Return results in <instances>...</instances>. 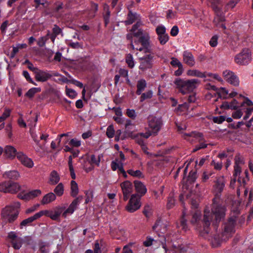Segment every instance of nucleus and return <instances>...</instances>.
I'll use <instances>...</instances> for the list:
<instances>
[{
    "instance_id": "46",
    "label": "nucleus",
    "mask_w": 253,
    "mask_h": 253,
    "mask_svg": "<svg viewBox=\"0 0 253 253\" xmlns=\"http://www.w3.org/2000/svg\"><path fill=\"white\" fill-rule=\"evenodd\" d=\"M141 96L140 97V101L141 102L144 101L147 99L151 98L153 96V92L151 90H149L146 92L141 93Z\"/></svg>"
},
{
    "instance_id": "29",
    "label": "nucleus",
    "mask_w": 253,
    "mask_h": 253,
    "mask_svg": "<svg viewBox=\"0 0 253 253\" xmlns=\"http://www.w3.org/2000/svg\"><path fill=\"white\" fill-rule=\"evenodd\" d=\"M225 20L224 16L222 15H216V16L215 17L214 19V23L215 25L217 27H221L223 29H226V26L225 24L223 23V22Z\"/></svg>"
},
{
    "instance_id": "9",
    "label": "nucleus",
    "mask_w": 253,
    "mask_h": 253,
    "mask_svg": "<svg viewBox=\"0 0 253 253\" xmlns=\"http://www.w3.org/2000/svg\"><path fill=\"white\" fill-rule=\"evenodd\" d=\"M162 125L161 118L156 116H150L148 118V126L149 131L153 134H157L160 130Z\"/></svg>"
},
{
    "instance_id": "35",
    "label": "nucleus",
    "mask_w": 253,
    "mask_h": 253,
    "mask_svg": "<svg viewBox=\"0 0 253 253\" xmlns=\"http://www.w3.org/2000/svg\"><path fill=\"white\" fill-rule=\"evenodd\" d=\"M217 93L219 96L223 99H228L229 90L225 87H220L218 89Z\"/></svg>"
},
{
    "instance_id": "55",
    "label": "nucleus",
    "mask_w": 253,
    "mask_h": 253,
    "mask_svg": "<svg viewBox=\"0 0 253 253\" xmlns=\"http://www.w3.org/2000/svg\"><path fill=\"white\" fill-rule=\"evenodd\" d=\"M86 198L85 203L86 204L91 202L93 199V192L91 190L86 191L85 192Z\"/></svg>"
},
{
    "instance_id": "61",
    "label": "nucleus",
    "mask_w": 253,
    "mask_h": 253,
    "mask_svg": "<svg viewBox=\"0 0 253 253\" xmlns=\"http://www.w3.org/2000/svg\"><path fill=\"white\" fill-rule=\"evenodd\" d=\"M8 238L10 240L11 244L15 241L19 237L15 232L11 231L8 233Z\"/></svg>"
},
{
    "instance_id": "43",
    "label": "nucleus",
    "mask_w": 253,
    "mask_h": 253,
    "mask_svg": "<svg viewBox=\"0 0 253 253\" xmlns=\"http://www.w3.org/2000/svg\"><path fill=\"white\" fill-rule=\"evenodd\" d=\"M201 213L199 210H196L194 213L193 214L192 219L191 220V223L192 224H195L198 222L200 221V217L201 216Z\"/></svg>"
},
{
    "instance_id": "41",
    "label": "nucleus",
    "mask_w": 253,
    "mask_h": 253,
    "mask_svg": "<svg viewBox=\"0 0 253 253\" xmlns=\"http://www.w3.org/2000/svg\"><path fill=\"white\" fill-rule=\"evenodd\" d=\"M71 195L73 197L76 196L78 193L79 189L77 183L74 180L71 182Z\"/></svg>"
},
{
    "instance_id": "14",
    "label": "nucleus",
    "mask_w": 253,
    "mask_h": 253,
    "mask_svg": "<svg viewBox=\"0 0 253 253\" xmlns=\"http://www.w3.org/2000/svg\"><path fill=\"white\" fill-rule=\"evenodd\" d=\"M33 69L35 79L38 82H46L52 76L49 71L40 70L36 68H33Z\"/></svg>"
},
{
    "instance_id": "59",
    "label": "nucleus",
    "mask_w": 253,
    "mask_h": 253,
    "mask_svg": "<svg viewBox=\"0 0 253 253\" xmlns=\"http://www.w3.org/2000/svg\"><path fill=\"white\" fill-rule=\"evenodd\" d=\"M243 112L241 110H237L232 113V117L234 119H239L242 117Z\"/></svg>"
},
{
    "instance_id": "62",
    "label": "nucleus",
    "mask_w": 253,
    "mask_h": 253,
    "mask_svg": "<svg viewBox=\"0 0 253 253\" xmlns=\"http://www.w3.org/2000/svg\"><path fill=\"white\" fill-rule=\"evenodd\" d=\"M197 178V173L195 171H191L189 173L188 180L190 182H193Z\"/></svg>"
},
{
    "instance_id": "34",
    "label": "nucleus",
    "mask_w": 253,
    "mask_h": 253,
    "mask_svg": "<svg viewBox=\"0 0 253 253\" xmlns=\"http://www.w3.org/2000/svg\"><path fill=\"white\" fill-rule=\"evenodd\" d=\"M139 15L136 13H132L129 12L127 16V19L125 21L126 25H130L133 23L135 20H137Z\"/></svg>"
},
{
    "instance_id": "53",
    "label": "nucleus",
    "mask_w": 253,
    "mask_h": 253,
    "mask_svg": "<svg viewBox=\"0 0 253 253\" xmlns=\"http://www.w3.org/2000/svg\"><path fill=\"white\" fill-rule=\"evenodd\" d=\"M158 39L161 44L164 45L166 43L169 39V37L168 34H165L158 36Z\"/></svg>"
},
{
    "instance_id": "20",
    "label": "nucleus",
    "mask_w": 253,
    "mask_h": 253,
    "mask_svg": "<svg viewBox=\"0 0 253 253\" xmlns=\"http://www.w3.org/2000/svg\"><path fill=\"white\" fill-rule=\"evenodd\" d=\"M245 105L248 106H252V108H247L246 109V115L243 118L244 120H246L253 112V102L249 99L246 98L244 101L240 103V106L243 107Z\"/></svg>"
},
{
    "instance_id": "19",
    "label": "nucleus",
    "mask_w": 253,
    "mask_h": 253,
    "mask_svg": "<svg viewBox=\"0 0 253 253\" xmlns=\"http://www.w3.org/2000/svg\"><path fill=\"white\" fill-rule=\"evenodd\" d=\"M240 106V104L236 99H233L231 102L224 101L220 106V108L222 109H233L235 110Z\"/></svg>"
},
{
    "instance_id": "64",
    "label": "nucleus",
    "mask_w": 253,
    "mask_h": 253,
    "mask_svg": "<svg viewBox=\"0 0 253 253\" xmlns=\"http://www.w3.org/2000/svg\"><path fill=\"white\" fill-rule=\"evenodd\" d=\"M40 207V204H37L33 206L32 207L28 208L25 211V213L27 214H29L31 212H33L36 211Z\"/></svg>"
},
{
    "instance_id": "44",
    "label": "nucleus",
    "mask_w": 253,
    "mask_h": 253,
    "mask_svg": "<svg viewBox=\"0 0 253 253\" xmlns=\"http://www.w3.org/2000/svg\"><path fill=\"white\" fill-rule=\"evenodd\" d=\"M37 219L40 218L42 216L45 215L46 216L49 217L50 218L51 215V211L49 210H42L41 211L35 213Z\"/></svg>"
},
{
    "instance_id": "60",
    "label": "nucleus",
    "mask_w": 253,
    "mask_h": 253,
    "mask_svg": "<svg viewBox=\"0 0 253 253\" xmlns=\"http://www.w3.org/2000/svg\"><path fill=\"white\" fill-rule=\"evenodd\" d=\"M126 113L128 117L133 119H134L136 117V113L133 109H127Z\"/></svg>"
},
{
    "instance_id": "1",
    "label": "nucleus",
    "mask_w": 253,
    "mask_h": 253,
    "mask_svg": "<svg viewBox=\"0 0 253 253\" xmlns=\"http://www.w3.org/2000/svg\"><path fill=\"white\" fill-rule=\"evenodd\" d=\"M141 25L140 22H137L134 25L131 30V33L128 34L126 38L130 41L131 47L133 49L146 52L149 50L148 47L150 36L147 32H144L141 29L139 28Z\"/></svg>"
},
{
    "instance_id": "58",
    "label": "nucleus",
    "mask_w": 253,
    "mask_h": 253,
    "mask_svg": "<svg viewBox=\"0 0 253 253\" xmlns=\"http://www.w3.org/2000/svg\"><path fill=\"white\" fill-rule=\"evenodd\" d=\"M23 75L24 77L26 78L27 81L30 82V83L36 85V83L32 80V79L31 78L30 74L29 73L26 71H24L23 72Z\"/></svg>"
},
{
    "instance_id": "57",
    "label": "nucleus",
    "mask_w": 253,
    "mask_h": 253,
    "mask_svg": "<svg viewBox=\"0 0 253 253\" xmlns=\"http://www.w3.org/2000/svg\"><path fill=\"white\" fill-rule=\"evenodd\" d=\"M156 30L158 36L166 34V28L164 26L157 27Z\"/></svg>"
},
{
    "instance_id": "39",
    "label": "nucleus",
    "mask_w": 253,
    "mask_h": 253,
    "mask_svg": "<svg viewBox=\"0 0 253 253\" xmlns=\"http://www.w3.org/2000/svg\"><path fill=\"white\" fill-rule=\"evenodd\" d=\"M126 62L127 64L128 67L130 68H133L135 66V61L133 56L130 53L126 55Z\"/></svg>"
},
{
    "instance_id": "16",
    "label": "nucleus",
    "mask_w": 253,
    "mask_h": 253,
    "mask_svg": "<svg viewBox=\"0 0 253 253\" xmlns=\"http://www.w3.org/2000/svg\"><path fill=\"white\" fill-rule=\"evenodd\" d=\"M121 187L123 193L124 199L126 201L132 191L133 185L130 181L126 180L121 183Z\"/></svg>"
},
{
    "instance_id": "13",
    "label": "nucleus",
    "mask_w": 253,
    "mask_h": 253,
    "mask_svg": "<svg viewBox=\"0 0 253 253\" xmlns=\"http://www.w3.org/2000/svg\"><path fill=\"white\" fill-rule=\"evenodd\" d=\"M222 76L224 80L229 84L235 86L239 85V80L232 71L226 70L223 71Z\"/></svg>"
},
{
    "instance_id": "42",
    "label": "nucleus",
    "mask_w": 253,
    "mask_h": 253,
    "mask_svg": "<svg viewBox=\"0 0 253 253\" xmlns=\"http://www.w3.org/2000/svg\"><path fill=\"white\" fill-rule=\"evenodd\" d=\"M188 106L186 103L180 104L178 108L175 109V111L179 115L185 113L188 110Z\"/></svg>"
},
{
    "instance_id": "6",
    "label": "nucleus",
    "mask_w": 253,
    "mask_h": 253,
    "mask_svg": "<svg viewBox=\"0 0 253 253\" xmlns=\"http://www.w3.org/2000/svg\"><path fill=\"white\" fill-rule=\"evenodd\" d=\"M20 189L21 186L17 182L6 181L0 183V192L13 194L18 192Z\"/></svg>"
},
{
    "instance_id": "33",
    "label": "nucleus",
    "mask_w": 253,
    "mask_h": 253,
    "mask_svg": "<svg viewBox=\"0 0 253 253\" xmlns=\"http://www.w3.org/2000/svg\"><path fill=\"white\" fill-rule=\"evenodd\" d=\"M38 219L37 217L36 216L35 214L32 216H30L24 220H23L20 223V228H22L24 226H26L28 225L30 223H31L34 221Z\"/></svg>"
},
{
    "instance_id": "22",
    "label": "nucleus",
    "mask_w": 253,
    "mask_h": 253,
    "mask_svg": "<svg viewBox=\"0 0 253 253\" xmlns=\"http://www.w3.org/2000/svg\"><path fill=\"white\" fill-rule=\"evenodd\" d=\"M56 197L54 193L49 192L44 195L41 201V203L42 205H47L54 201Z\"/></svg>"
},
{
    "instance_id": "49",
    "label": "nucleus",
    "mask_w": 253,
    "mask_h": 253,
    "mask_svg": "<svg viewBox=\"0 0 253 253\" xmlns=\"http://www.w3.org/2000/svg\"><path fill=\"white\" fill-rule=\"evenodd\" d=\"M49 32H48L45 36L42 37L39 39L38 41V44L39 45V46L42 47L45 45L46 42L49 38Z\"/></svg>"
},
{
    "instance_id": "15",
    "label": "nucleus",
    "mask_w": 253,
    "mask_h": 253,
    "mask_svg": "<svg viewBox=\"0 0 253 253\" xmlns=\"http://www.w3.org/2000/svg\"><path fill=\"white\" fill-rule=\"evenodd\" d=\"M17 158L21 164L26 168L31 169L34 166L33 160L23 152H18L17 155Z\"/></svg>"
},
{
    "instance_id": "54",
    "label": "nucleus",
    "mask_w": 253,
    "mask_h": 253,
    "mask_svg": "<svg viewBox=\"0 0 253 253\" xmlns=\"http://www.w3.org/2000/svg\"><path fill=\"white\" fill-rule=\"evenodd\" d=\"M127 172L128 174L131 175V176H135V177H140L142 176V173L139 170H134L132 169H129L127 171Z\"/></svg>"
},
{
    "instance_id": "23",
    "label": "nucleus",
    "mask_w": 253,
    "mask_h": 253,
    "mask_svg": "<svg viewBox=\"0 0 253 253\" xmlns=\"http://www.w3.org/2000/svg\"><path fill=\"white\" fill-rule=\"evenodd\" d=\"M183 61L186 64L191 67L195 65V62L194 57L190 52L185 51L183 52Z\"/></svg>"
},
{
    "instance_id": "37",
    "label": "nucleus",
    "mask_w": 253,
    "mask_h": 253,
    "mask_svg": "<svg viewBox=\"0 0 253 253\" xmlns=\"http://www.w3.org/2000/svg\"><path fill=\"white\" fill-rule=\"evenodd\" d=\"M103 10L105 14L104 15V19L105 20V24L107 25L109 21V18L110 16V11L109 10V6L107 4H104L103 5Z\"/></svg>"
},
{
    "instance_id": "8",
    "label": "nucleus",
    "mask_w": 253,
    "mask_h": 253,
    "mask_svg": "<svg viewBox=\"0 0 253 253\" xmlns=\"http://www.w3.org/2000/svg\"><path fill=\"white\" fill-rule=\"evenodd\" d=\"M251 51L248 48L244 49L241 52L237 54L234 58L235 62L242 65L248 64L252 60Z\"/></svg>"
},
{
    "instance_id": "10",
    "label": "nucleus",
    "mask_w": 253,
    "mask_h": 253,
    "mask_svg": "<svg viewBox=\"0 0 253 253\" xmlns=\"http://www.w3.org/2000/svg\"><path fill=\"white\" fill-rule=\"evenodd\" d=\"M140 199V196L136 194L132 195L126 207L127 211L130 212H133L138 210L141 205Z\"/></svg>"
},
{
    "instance_id": "5",
    "label": "nucleus",
    "mask_w": 253,
    "mask_h": 253,
    "mask_svg": "<svg viewBox=\"0 0 253 253\" xmlns=\"http://www.w3.org/2000/svg\"><path fill=\"white\" fill-rule=\"evenodd\" d=\"M183 138L191 142H199V144L195 147L193 151L195 152L200 149L205 148L207 144L204 141L203 134L200 132H192L189 134H184Z\"/></svg>"
},
{
    "instance_id": "45",
    "label": "nucleus",
    "mask_w": 253,
    "mask_h": 253,
    "mask_svg": "<svg viewBox=\"0 0 253 253\" xmlns=\"http://www.w3.org/2000/svg\"><path fill=\"white\" fill-rule=\"evenodd\" d=\"M28 193L31 200L39 197L42 194V191L40 189L33 190Z\"/></svg>"
},
{
    "instance_id": "30",
    "label": "nucleus",
    "mask_w": 253,
    "mask_h": 253,
    "mask_svg": "<svg viewBox=\"0 0 253 253\" xmlns=\"http://www.w3.org/2000/svg\"><path fill=\"white\" fill-rule=\"evenodd\" d=\"M147 85L146 82L144 79H141L138 81L137 84L136 94L140 95L142 92L145 89Z\"/></svg>"
},
{
    "instance_id": "56",
    "label": "nucleus",
    "mask_w": 253,
    "mask_h": 253,
    "mask_svg": "<svg viewBox=\"0 0 253 253\" xmlns=\"http://www.w3.org/2000/svg\"><path fill=\"white\" fill-rule=\"evenodd\" d=\"M100 158L99 156L96 157L94 155H92L90 157V163L91 164L95 165L97 166L99 165Z\"/></svg>"
},
{
    "instance_id": "4",
    "label": "nucleus",
    "mask_w": 253,
    "mask_h": 253,
    "mask_svg": "<svg viewBox=\"0 0 253 253\" xmlns=\"http://www.w3.org/2000/svg\"><path fill=\"white\" fill-rule=\"evenodd\" d=\"M19 202H15L12 205L5 207L1 211L2 218L9 222L14 221L17 217L18 211L17 208L20 207Z\"/></svg>"
},
{
    "instance_id": "24",
    "label": "nucleus",
    "mask_w": 253,
    "mask_h": 253,
    "mask_svg": "<svg viewBox=\"0 0 253 253\" xmlns=\"http://www.w3.org/2000/svg\"><path fill=\"white\" fill-rule=\"evenodd\" d=\"M134 186L136 191L140 195V197L145 195L147 192L145 185L141 181H135Z\"/></svg>"
},
{
    "instance_id": "3",
    "label": "nucleus",
    "mask_w": 253,
    "mask_h": 253,
    "mask_svg": "<svg viewBox=\"0 0 253 253\" xmlns=\"http://www.w3.org/2000/svg\"><path fill=\"white\" fill-rule=\"evenodd\" d=\"M176 87L183 94L193 91L200 83V81L196 79L184 80L181 79L175 80L174 82Z\"/></svg>"
},
{
    "instance_id": "47",
    "label": "nucleus",
    "mask_w": 253,
    "mask_h": 253,
    "mask_svg": "<svg viewBox=\"0 0 253 253\" xmlns=\"http://www.w3.org/2000/svg\"><path fill=\"white\" fill-rule=\"evenodd\" d=\"M10 113L11 110L8 108H5L4 109V112L0 117V123H3L4 120H5L7 118H8L10 116Z\"/></svg>"
},
{
    "instance_id": "18",
    "label": "nucleus",
    "mask_w": 253,
    "mask_h": 253,
    "mask_svg": "<svg viewBox=\"0 0 253 253\" xmlns=\"http://www.w3.org/2000/svg\"><path fill=\"white\" fill-rule=\"evenodd\" d=\"M79 200L78 198L75 199L72 203L70 205L69 207L66 209L62 213V216L66 217L68 215L72 214L77 206L79 205Z\"/></svg>"
},
{
    "instance_id": "36",
    "label": "nucleus",
    "mask_w": 253,
    "mask_h": 253,
    "mask_svg": "<svg viewBox=\"0 0 253 253\" xmlns=\"http://www.w3.org/2000/svg\"><path fill=\"white\" fill-rule=\"evenodd\" d=\"M41 91V88L40 87H33L26 92L25 96L29 98H31L34 97L36 93L40 92Z\"/></svg>"
},
{
    "instance_id": "7",
    "label": "nucleus",
    "mask_w": 253,
    "mask_h": 253,
    "mask_svg": "<svg viewBox=\"0 0 253 253\" xmlns=\"http://www.w3.org/2000/svg\"><path fill=\"white\" fill-rule=\"evenodd\" d=\"M168 224L166 221L159 220L157 221L155 225L153 227V230L157 233L158 236L162 237L160 241L164 244L166 241L165 234L167 231ZM163 248L165 249V245H163Z\"/></svg>"
},
{
    "instance_id": "21",
    "label": "nucleus",
    "mask_w": 253,
    "mask_h": 253,
    "mask_svg": "<svg viewBox=\"0 0 253 253\" xmlns=\"http://www.w3.org/2000/svg\"><path fill=\"white\" fill-rule=\"evenodd\" d=\"M3 151L7 158L12 159L17 156L18 153L16 148L11 145L6 146Z\"/></svg>"
},
{
    "instance_id": "52",
    "label": "nucleus",
    "mask_w": 253,
    "mask_h": 253,
    "mask_svg": "<svg viewBox=\"0 0 253 253\" xmlns=\"http://www.w3.org/2000/svg\"><path fill=\"white\" fill-rule=\"evenodd\" d=\"M66 94L71 98H74L77 95V93L75 90L68 88L67 87H66Z\"/></svg>"
},
{
    "instance_id": "26",
    "label": "nucleus",
    "mask_w": 253,
    "mask_h": 253,
    "mask_svg": "<svg viewBox=\"0 0 253 253\" xmlns=\"http://www.w3.org/2000/svg\"><path fill=\"white\" fill-rule=\"evenodd\" d=\"M245 177L239 176L238 179V183L239 184L238 188L237 189V194L238 195H240V188L244 187L248 181V171L246 170L244 172Z\"/></svg>"
},
{
    "instance_id": "31",
    "label": "nucleus",
    "mask_w": 253,
    "mask_h": 253,
    "mask_svg": "<svg viewBox=\"0 0 253 253\" xmlns=\"http://www.w3.org/2000/svg\"><path fill=\"white\" fill-rule=\"evenodd\" d=\"M187 75L191 77H197L204 78L205 77V73L198 70H189L187 71Z\"/></svg>"
},
{
    "instance_id": "25",
    "label": "nucleus",
    "mask_w": 253,
    "mask_h": 253,
    "mask_svg": "<svg viewBox=\"0 0 253 253\" xmlns=\"http://www.w3.org/2000/svg\"><path fill=\"white\" fill-rule=\"evenodd\" d=\"M64 209L65 208L62 207H57L53 210H51L50 218L53 220H59Z\"/></svg>"
},
{
    "instance_id": "40",
    "label": "nucleus",
    "mask_w": 253,
    "mask_h": 253,
    "mask_svg": "<svg viewBox=\"0 0 253 253\" xmlns=\"http://www.w3.org/2000/svg\"><path fill=\"white\" fill-rule=\"evenodd\" d=\"M152 133L149 131H147L145 133H139L137 134L134 137V139H135L136 141L138 143V141H142L141 139H139V137H143L145 139H147L149 138L151 135H152Z\"/></svg>"
},
{
    "instance_id": "63",
    "label": "nucleus",
    "mask_w": 253,
    "mask_h": 253,
    "mask_svg": "<svg viewBox=\"0 0 253 253\" xmlns=\"http://www.w3.org/2000/svg\"><path fill=\"white\" fill-rule=\"evenodd\" d=\"M174 204H175V200L174 199V198L172 197L169 196L168 198V203H167V208L168 209L172 208L174 206Z\"/></svg>"
},
{
    "instance_id": "17",
    "label": "nucleus",
    "mask_w": 253,
    "mask_h": 253,
    "mask_svg": "<svg viewBox=\"0 0 253 253\" xmlns=\"http://www.w3.org/2000/svg\"><path fill=\"white\" fill-rule=\"evenodd\" d=\"M244 164V160L239 156L235 158V165L234 169L233 176L236 177L240 175L242 170V167Z\"/></svg>"
},
{
    "instance_id": "51",
    "label": "nucleus",
    "mask_w": 253,
    "mask_h": 253,
    "mask_svg": "<svg viewBox=\"0 0 253 253\" xmlns=\"http://www.w3.org/2000/svg\"><path fill=\"white\" fill-rule=\"evenodd\" d=\"M22 239L18 238L15 241L12 243V247L14 249L19 250L22 246Z\"/></svg>"
},
{
    "instance_id": "11",
    "label": "nucleus",
    "mask_w": 253,
    "mask_h": 253,
    "mask_svg": "<svg viewBox=\"0 0 253 253\" xmlns=\"http://www.w3.org/2000/svg\"><path fill=\"white\" fill-rule=\"evenodd\" d=\"M235 217L230 218L225 224L224 231L222 233V240L225 241L230 238L235 232Z\"/></svg>"
},
{
    "instance_id": "28",
    "label": "nucleus",
    "mask_w": 253,
    "mask_h": 253,
    "mask_svg": "<svg viewBox=\"0 0 253 253\" xmlns=\"http://www.w3.org/2000/svg\"><path fill=\"white\" fill-rule=\"evenodd\" d=\"M60 180V176L57 172L55 170H52L49 175V183L50 185H55L58 183Z\"/></svg>"
},
{
    "instance_id": "2",
    "label": "nucleus",
    "mask_w": 253,
    "mask_h": 253,
    "mask_svg": "<svg viewBox=\"0 0 253 253\" xmlns=\"http://www.w3.org/2000/svg\"><path fill=\"white\" fill-rule=\"evenodd\" d=\"M212 212H210V208L207 207L204 211L203 220L201 222L203 224V229L200 228L198 226L196 229L198 230L202 234H208L210 232L209 226L210 221L212 220L213 216H214L216 223L218 221L224 217L225 213V209L224 207L218 205L213 201L212 208Z\"/></svg>"
},
{
    "instance_id": "27",
    "label": "nucleus",
    "mask_w": 253,
    "mask_h": 253,
    "mask_svg": "<svg viewBox=\"0 0 253 253\" xmlns=\"http://www.w3.org/2000/svg\"><path fill=\"white\" fill-rule=\"evenodd\" d=\"M225 187V180L223 176H219L216 181L215 190L217 192H221Z\"/></svg>"
},
{
    "instance_id": "38",
    "label": "nucleus",
    "mask_w": 253,
    "mask_h": 253,
    "mask_svg": "<svg viewBox=\"0 0 253 253\" xmlns=\"http://www.w3.org/2000/svg\"><path fill=\"white\" fill-rule=\"evenodd\" d=\"M64 191V186L62 183H59L54 189V192L56 196H61L63 195Z\"/></svg>"
},
{
    "instance_id": "50",
    "label": "nucleus",
    "mask_w": 253,
    "mask_h": 253,
    "mask_svg": "<svg viewBox=\"0 0 253 253\" xmlns=\"http://www.w3.org/2000/svg\"><path fill=\"white\" fill-rule=\"evenodd\" d=\"M31 135L35 142L37 145V147H36L35 148V150H36V151L39 152L42 149V147L40 145L39 141L37 139V135L36 134H35L33 132H31Z\"/></svg>"
},
{
    "instance_id": "32",
    "label": "nucleus",
    "mask_w": 253,
    "mask_h": 253,
    "mask_svg": "<svg viewBox=\"0 0 253 253\" xmlns=\"http://www.w3.org/2000/svg\"><path fill=\"white\" fill-rule=\"evenodd\" d=\"M3 176L5 178L16 179L19 177V174L16 170H10L5 172Z\"/></svg>"
},
{
    "instance_id": "12",
    "label": "nucleus",
    "mask_w": 253,
    "mask_h": 253,
    "mask_svg": "<svg viewBox=\"0 0 253 253\" xmlns=\"http://www.w3.org/2000/svg\"><path fill=\"white\" fill-rule=\"evenodd\" d=\"M139 70L143 73L148 69L152 68L153 64V56L150 54H146L143 57H140Z\"/></svg>"
},
{
    "instance_id": "48",
    "label": "nucleus",
    "mask_w": 253,
    "mask_h": 253,
    "mask_svg": "<svg viewBox=\"0 0 253 253\" xmlns=\"http://www.w3.org/2000/svg\"><path fill=\"white\" fill-rule=\"evenodd\" d=\"M115 134V129L113 125L108 126L106 130V135L108 138H113Z\"/></svg>"
}]
</instances>
